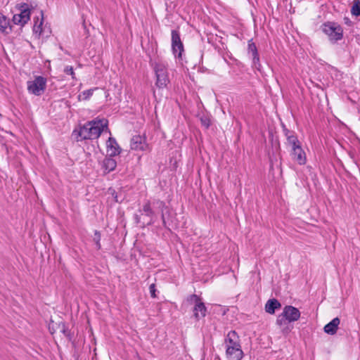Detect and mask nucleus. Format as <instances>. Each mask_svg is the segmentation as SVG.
<instances>
[{
  "label": "nucleus",
  "instance_id": "2eb2a0df",
  "mask_svg": "<svg viewBox=\"0 0 360 360\" xmlns=\"http://www.w3.org/2000/svg\"><path fill=\"white\" fill-rule=\"evenodd\" d=\"M106 144H107V152H108L109 156H115L120 153L121 148H120L115 139H114L112 137H110L108 139Z\"/></svg>",
  "mask_w": 360,
  "mask_h": 360
},
{
  "label": "nucleus",
  "instance_id": "dca6fc26",
  "mask_svg": "<svg viewBox=\"0 0 360 360\" xmlns=\"http://www.w3.org/2000/svg\"><path fill=\"white\" fill-rule=\"evenodd\" d=\"M11 30L10 20L0 13V33L8 34Z\"/></svg>",
  "mask_w": 360,
  "mask_h": 360
},
{
  "label": "nucleus",
  "instance_id": "9b49d317",
  "mask_svg": "<svg viewBox=\"0 0 360 360\" xmlns=\"http://www.w3.org/2000/svg\"><path fill=\"white\" fill-rule=\"evenodd\" d=\"M226 355L228 360H241L243 356L241 346L237 347H228L226 349Z\"/></svg>",
  "mask_w": 360,
  "mask_h": 360
},
{
  "label": "nucleus",
  "instance_id": "9d476101",
  "mask_svg": "<svg viewBox=\"0 0 360 360\" xmlns=\"http://www.w3.org/2000/svg\"><path fill=\"white\" fill-rule=\"evenodd\" d=\"M292 159L300 165H303L307 162L306 153L303 150L302 146L292 148L290 152Z\"/></svg>",
  "mask_w": 360,
  "mask_h": 360
},
{
  "label": "nucleus",
  "instance_id": "bb28decb",
  "mask_svg": "<svg viewBox=\"0 0 360 360\" xmlns=\"http://www.w3.org/2000/svg\"><path fill=\"white\" fill-rule=\"evenodd\" d=\"M92 94H93V90L89 89V90L83 91L82 95H80V96H82V98L86 100V99L89 98L92 96Z\"/></svg>",
  "mask_w": 360,
  "mask_h": 360
},
{
  "label": "nucleus",
  "instance_id": "4468645a",
  "mask_svg": "<svg viewBox=\"0 0 360 360\" xmlns=\"http://www.w3.org/2000/svg\"><path fill=\"white\" fill-rule=\"evenodd\" d=\"M131 148L135 150H145L148 148V145L145 141V139L141 136H134L131 140Z\"/></svg>",
  "mask_w": 360,
  "mask_h": 360
},
{
  "label": "nucleus",
  "instance_id": "c756f323",
  "mask_svg": "<svg viewBox=\"0 0 360 360\" xmlns=\"http://www.w3.org/2000/svg\"><path fill=\"white\" fill-rule=\"evenodd\" d=\"M63 333L66 336H68V331L66 330V329H65V328H63Z\"/></svg>",
  "mask_w": 360,
  "mask_h": 360
},
{
  "label": "nucleus",
  "instance_id": "aec40b11",
  "mask_svg": "<svg viewBox=\"0 0 360 360\" xmlns=\"http://www.w3.org/2000/svg\"><path fill=\"white\" fill-rule=\"evenodd\" d=\"M41 20L39 19V18H37V20L34 19V23L33 26V32L35 34H37L39 37L42 34L43 29L41 27L43 25V13L41 12Z\"/></svg>",
  "mask_w": 360,
  "mask_h": 360
},
{
  "label": "nucleus",
  "instance_id": "4be33fe9",
  "mask_svg": "<svg viewBox=\"0 0 360 360\" xmlns=\"http://www.w3.org/2000/svg\"><path fill=\"white\" fill-rule=\"evenodd\" d=\"M351 13L354 16L360 15V0H354L351 9Z\"/></svg>",
  "mask_w": 360,
  "mask_h": 360
},
{
  "label": "nucleus",
  "instance_id": "39448f33",
  "mask_svg": "<svg viewBox=\"0 0 360 360\" xmlns=\"http://www.w3.org/2000/svg\"><path fill=\"white\" fill-rule=\"evenodd\" d=\"M154 71L156 77L155 86L159 89L166 88L169 83L167 65L162 62L156 63Z\"/></svg>",
  "mask_w": 360,
  "mask_h": 360
},
{
  "label": "nucleus",
  "instance_id": "f03ea898",
  "mask_svg": "<svg viewBox=\"0 0 360 360\" xmlns=\"http://www.w3.org/2000/svg\"><path fill=\"white\" fill-rule=\"evenodd\" d=\"M108 122L106 119L96 118L86 122L79 129H75L72 131V136L77 141L96 139L105 129H108Z\"/></svg>",
  "mask_w": 360,
  "mask_h": 360
},
{
  "label": "nucleus",
  "instance_id": "a211bd4d",
  "mask_svg": "<svg viewBox=\"0 0 360 360\" xmlns=\"http://www.w3.org/2000/svg\"><path fill=\"white\" fill-rule=\"evenodd\" d=\"M112 157V156L106 157L103 161L102 168L106 173H109L113 171L117 166V162L115 160L113 159Z\"/></svg>",
  "mask_w": 360,
  "mask_h": 360
},
{
  "label": "nucleus",
  "instance_id": "20e7f679",
  "mask_svg": "<svg viewBox=\"0 0 360 360\" xmlns=\"http://www.w3.org/2000/svg\"><path fill=\"white\" fill-rule=\"evenodd\" d=\"M322 32L326 34L330 41L336 42L343 37L342 27L335 22H326L321 26Z\"/></svg>",
  "mask_w": 360,
  "mask_h": 360
},
{
  "label": "nucleus",
  "instance_id": "f8f14e48",
  "mask_svg": "<svg viewBox=\"0 0 360 360\" xmlns=\"http://www.w3.org/2000/svg\"><path fill=\"white\" fill-rule=\"evenodd\" d=\"M226 349L228 347H240V339L237 333L235 330H231L226 335L225 338Z\"/></svg>",
  "mask_w": 360,
  "mask_h": 360
},
{
  "label": "nucleus",
  "instance_id": "5701e85b",
  "mask_svg": "<svg viewBox=\"0 0 360 360\" xmlns=\"http://www.w3.org/2000/svg\"><path fill=\"white\" fill-rule=\"evenodd\" d=\"M251 58H252V66L257 70H260L261 64L259 62V54L252 56Z\"/></svg>",
  "mask_w": 360,
  "mask_h": 360
},
{
  "label": "nucleus",
  "instance_id": "ddd939ff",
  "mask_svg": "<svg viewBox=\"0 0 360 360\" xmlns=\"http://www.w3.org/2000/svg\"><path fill=\"white\" fill-rule=\"evenodd\" d=\"M283 131L287 139V144L291 148V150L301 146V143L294 131H290L286 128L283 129Z\"/></svg>",
  "mask_w": 360,
  "mask_h": 360
},
{
  "label": "nucleus",
  "instance_id": "412c9836",
  "mask_svg": "<svg viewBox=\"0 0 360 360\" xmlns=\"http://www.w3.org/2000/svg\"><path fill=\"white\" fill-rule=\"evenodd\" d=\"M248 52L251 57L258 54L257 46L252 41V40L248 41Z\"/></svg>",
  "mask_w": 360,
  "mask_h": 360
},
{
  "label": "nucleus",
  "instance_id": "6e6552de",
  "mask_svg": "<svg viewBox=\"0 0 360 360\" xmlns=\"http://www.w3.org/2000/svg\"><path fill=\"white\" fill-rule=\"evenodd\" d=\"M46 79L42 76H37L34 80L27 82V91L34 96H41L45 91Z\"/></svg>",
  "mask_w": 360,
  "mask_h": 360
},
{
  "label": "nucleus",
  "instance_id": "a878e982",
  "mask_svg": "<svg viewBox=\"0 0 360 360\" xmlns=\"http://www.w3.org/2000/svg\"><path fill=\"white\" fill-rule=\"evenodd\" d=\"M64 72L67 74V75H70L72 76V79H75V72H74V70H73V68L72 66H66L64 69Z\"/></svg>",
  "mask_w": 360,
  "mask_h": 360
},
{
  "label": "nucleus",
  "instance_id": "393cba45",
  "mask_svg": "<svg viewBox=\"0 0 360 360\" xmlns=\"http://www.w3.org/2000/svg\"><path fill=\"white\" fill-rule=\"evenodd\" d=\"M200 122L205 129H208L210 126V120L206 115H202L200 117Z\"/></svg>",
  "mask_w": 360,
  "mask_h": 360
},
{
  "label": "nucleus",
  "instance_id": "6ab92c4d",
  "mask_svg": "<svg viewBox=\"0 0 360 360\" xmlns=\"http://www.w3.org/2000/svg\"><path fill=\"white\" fill-rule=\"evenodd\" d=\"M281 303L276 299H271L265 304V310L270 314H274L276 309L281 307Z\"/></svg>",
  "mask_w": 360,
  "mask_h": 360
},
{
  "label": "nucleus",
  "instance_id": "1a4fd4ad",
  "mask_svg": "<svg viewBox=\"0 0 360 360\" xmlns=\"http://www.w3.org/2000/svg\"><path fill=\"white\" fill-rule=\"evenodd\" d=\"M172 49L176 58L181 59L184 52V45L181 42L179 31L172 30Z\"/></svg>",
  "mask_w": 360,
  "mask_h": 360
},
{
  "label": "nucleus",
  "instance_id": "f3484780",
  "mask_svg": "<svg viewBox=\"0 0 360 360\" xmlns=\"http://www.w3.org/2000/svg\"><path fill=\"white\" fill-rule=\"evenodd\" d=\"M340 323V320L339 318H334L331 321H330L324 326V332L329 335H335L337 333Z\"/></svg>",
  "mask_w": 360,
  "mask_h": 360
},
{
  "label": "nucleus",
  "instance_id": "f257e3e1",
  "mask_svg": "<svg viewBox=\"0 0 360 360\" xmlns=\"http://www.w3.org/2000/svg\"><path fill=\"white\" fill-rule=\"evenodd\" d=\"M154 209H157L161 212L162 224L166 227V214L169 212V209L165 202L160 200H154L153 202L147 200L143 204L142 208L139 210L140 214H136L134 215L136 223L141 224L143 226L154 224L155 217Z\"/></svg>",
  "mask_w": 360,
  "mask_h": 360
},
{
  "label": "nucleus",
  "instance_id": "0eeeda50",
  "mask_svg": "<svg viewBox=\"0 0 360 360\" xmlns=\"http://www.w3.org/2000/svg\"><path fill=\"white\" fill-rule=\"evenodd\" d=\"M186 301L194 304L193 312L194 318L198 321L206 316L207 308L205 304L202 302L201 299L195 294L189 295Z\"/></svg>",
  "mask_w": 360,
  "mask_h": 360
},
{
  "label": "nucleus",
  "instance_id": "c85d7f7f",
  "mask_svg": "<svg viewBox=\"0 0 360 360\" xmlns=\"http://www.w3.org/2000/svg\"><path fill=\"white\" fill-rule=\"evenodd\" d=\"M114 194H115V191H113V192L112 193V195L114 196V199L117 202H120V200H119L117 195H114Z\"/></svg>",
  "mask_w": 360,
  "mask_h": 360
},
{
  "label": "nucleus",
  "instance_id": "423d86ee",
  "mask_svg": "<svg viewBox=\"0 0 360 360\" xmlns=\"http://www.w3.org/2000/svg\"><path fill=\"white\" fill-rule=\"evenodd\" d=\"M16 10L19 12L13 16L12 21L14 24L24 26L30 20L31 9L27 4H19L16 6Z\"/></svg>",
  "mask_w": 360,
  "mask_h": 360
},
{
  "label": "nucleus",
  "instance_id": "cd10ccee",
  "mask_svg": "<svg viewBox=\"0 0 360 360\" xmlns=\"http://www.w3.org/2000/svg\"><path fill=\"white\" fill-rule=\"evenodd\" d=\"M149 290H150L151 297H156V295H155L156 289H155V285L154 283H153L150 285Z\"/></svg>",
  "mask_w": 360,
  "mask_h": 360
},
{
  "label": "nucleus",
  "instance_id": "7ed1b4c3",
  "mask_svg": "<svg viewBox=\"0 0 360 360\" xmlns=\"http://www.w3.org/2000/svg\"><path fill=\"white\" fill-rule=\"evenodd\" d=\"M300 317L299 309L291 305L284 307L283 311L276 319V324L282 328L284 333H288L290 328L287 326L288 323L295 322Z\"/></svg>",
  "mask_w": 360,
  "mask_h": 360
},
{
  "label": "nucleus",
  "instance_id": "b1692460",
  "mask_svg": "<svg viewBox=\"0 0 360 360\" xmlns=\"http://www.w3.org/2000/svg\"><path fill=\"white\" fill-rule=\"evenodd\" d=\"M100 240H101V234H100L99 231H95L94 241L95 242L96 248L98 250H100L101 248Z\"/></svg>",
  "mask_w": 360,
  "mask_h": 360
}]
</instances>
